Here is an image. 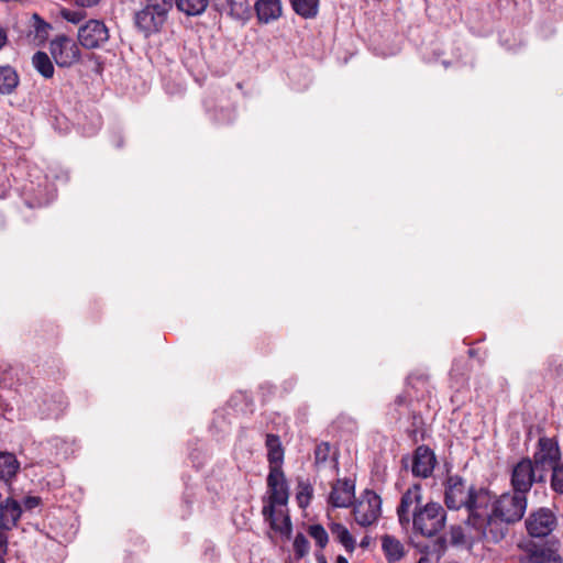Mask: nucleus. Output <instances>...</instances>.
Instances as JSON below:
<instances>
[{"label":"nucleus","mask_w":563,"mask_h":563,"mask_svg":"<svg viewBox=\"0 0 563 563\" xmlns=\"http://www.w3.org/2000/svg\"><path fill=\"white\" fill-rule=\"evenodd\" d=\"M422 487L420 484H413L401 496L397 507V516L401 527L409 526L416 533L423 537H434L445 527L446 511L435 501H429L422 505Z\"/></svg>","instance_id":"f257e3e1"},{"label":"nucleus","mask_w":563,"mask_h":563,"mask_svg":"<svg viewBox=\"0 0 563 563\" xmlns=\"http://www.w3.org/2000/svg\"><path fill=\"white\" fill-rule=\"evenodd\" d=\"M41 503H42V499L38 496H27L23 500V505L26 510H32V509L36 508L37 506L41 505Z\"/></svg>","instance_id":"4c0bfd02"},{"label":"nucleus","mask_w":563,"mask_h":563,"mask_svg":"<svg viewBox=\"0 0 563 563\" xmlns=\"http://www.w3.org/2000/svg\"><path fill=\"white\" fill-rule=\"evenodd\" d=\"M20 85V75L11 65H0V96L14 93Z\"/></svg>","instance_id":"a211bd4d"},{"label":"nucleus","mask_w":563,"mask_h":563,"mask_svg":"<svg viewBox=\"0 0 563 563\" xmlns=\"http://www.w3.org/2000/svg\"><path fill=\"white\" fill-rule=\"evenodd\" d=\"M8 42V34L4 29L0 27V49L5 46Z\"/></svg>","instance_id":"a19ab883"},{"label":"nucleus","mask_w":563,"mask_h":563,"mask_svg":"<svg viewBox=\"0 0 563 563\" xmlns=\"http://www.w3.org/2000/svg\"><path fill=\"white\" fill-rule=\"evenodd\" d=\"M556 526V518L550 509L540 508L526 520L528 533L536 538L550 534Z\"/></svg>","instance_id":"f8f14e48"},{"label":"nucleus","mask_w":563,"mask_h":563,"mask_svg":"<svg viewBox=\"0 0 563 563\" xmlns=\"http://www.w3.org/2000/svg\"><path fill=\"white\" fill-rule=\"evenodd\" d=\"M529 563H562V558L556 550L549 545L533 544L529 551Z\"/></svg>","instance_id":"aec40b11"},{"label":"nucleus","mask_w":563,"mask_h":563,"mask_svg":"<svg viewBox=\"0 0 563 563\" xmlns=\"http://www.w3.org/2000/svg\"><path fill=\"white\" fill-rule=\"evenodd\" d=\"M331 454V445L329 442H321L314 448V464L320 466L324 464Z\"/></svg>","instance_id":"7c9ffc66"},{"label":"nucleus","mask_w":563,"mask_h":563,"mask_svg":"<svg viewBox=\"0 0 563 563\" xmlns=\"http://www.w3.org/2000/svg\"><path fill=\"white\" fill-rule=\"evenodd\" d=\"M20 470V462L10 452H0V479L10 483Z\"/></svg>","instance_id":"412c9836"},{"label":"nucleus","mask_w":563,"mask_h":563,"mask_svg":"<svg viewBox=\"0 0 563 563\" xmlns=\"http://www.w3.org/2000/svg\"><path fill=\"white\" fill-rule=\"evenodd\" d=\"M296 499L298 506L302 509L307 508L313 497V487L308 481H299L297 485Z\"/></svg>","instance_id":"bb28decb"},{"label":"nucleus","mask_w":563,"mask_h":563,"mask_svg":"<svg viewBox=\"0 0 563 563\" xmlns=\"http://www.w3.org/2000/svg\"><path fill=\"white\" fill-rule=\"evenodd\" d=\"M316 561H317V563H328V561L322 552L316 553Z\"/></svg>","instance_id":"79ce46f5"},{"label":"nucleus","mask_w":563,"mask_h":563,"mask_svg":"<svg viewBox=\"0 0 563 563\" xmlns=\"http://www.w3.org/2000/svg\"><path fill=\"white\" fill-rule=\"evenodd\" d=\"M267 449V462L269 471H282L285 457V449L277 434L267 433L265 438Z\"/></svg>","instance_id":"dca6fc26"},{"label":"nucleus","mask_w":563,"mask_h":563,"mask_svg":"<svg viewBox=\"0 0 563 563\" xmlns=\"http://www.w3.org/2000/svg\"><path fill=\"white\" fill-rule=\"evenodd\" d=\"M434 452L427 445H419L412 455L411 472L415 477L429 478L435 467Z\"/></svg>","instance_id":"4468645a"},{"label":"nucleus","mask_w":563,"mask_h":563,"mask_svg":"<svg viewBox=\"0 0 563 563\" xmlns=\"http://www.w3.org/2000/svg\"><path fill=\"white\" fill-rule=\"evenodd\" d=\"M33 41L37 44H43L47 41L52 25L42 19L37 13H34L31 19Z\"/></svg>","instance_id":"393cba45"},{"label":"nucleus","mask_w":563,"mask_h":563,"mask_svg":"<svg viewBox=\"0 0 563 563\" xmlns=\"http://www.w3.org/2000/svg\"><path fill=\"white\" fill-rule=\"evenodd\" d=\"M49 52L59 67H70L80 58L78 45L67 35H58L52 40Z\"/></svg>","instance_id":"1a4fd4ad"},{"label":"nucleus","mask_w":563,"mask_h":563,"mask_svg":"<svg viewBox=\"0 0 563 563\" xmlns=\"http://www.w3.org/2000/svg\"><path fill=\"white\" fill-rule=\"evenodd\" d=\"M411 427L407 430V434L413 442H417V435L422 428L423 419L419 412L413 411L411 415Z\"/></svg>","instance_id":"2f4dec72"},{"label":"nucleus","mask_w":563,"mask_h":563,"mask_svg":"<svg viewBox=\"0 0 563 563\" xmlns=\"http://www.w3.org/2000/svg\"><path fill=\"white\" fill-rule=\"evenodd\" d=\"M409 405H410V399L408 398V396H407V395H405V394H400V395H398V396L395 398L394 402H393V407H394V410H395V412H396V413L394 415V418H395L396 420H399V419L401 418L402 413H404L401 409H402L404 407L408 408V407H409Z\"/></svg>","instance_id":"f704fd0d"},{"label":"nucleus","mask_w":563,"mask_h":563,"mask_svg":"<svg viewBox=\"0 0 563 563\" xmlns=\"http://www.w3.org/2000/svg\"><path fill=\"white\" fill-rule=\"evenodd\" d=\"M32 66L44 79H52L54 77V64L45 52L37 51L34 53L32 56Z\"/></svg>","instance_id":"4be33fe9"},{"label":"nucleus","mask_w":563,"mask_h":563,"mask_svg":"<svg viewBox=\"0 0 563 563\" xmlns=\"http://www.w3.org/2000/svg\"><path fill=\"white\" fill-rule=\"evenodd\" d=\"M443 487L445 506L451 510L465 508L468 516L476 509L485 508L493 499V493L487 488L468 485L467 481L459 474L448 473Z\"/></svg>","instance_id":"7ed1b4c3"},{"label":"nucleus","mask_w":563,"mask_h":563,"mask_svg":"<svg viewBox=\"0 0 563 563\" xmlns=\"http://www.w3.org/2000/svg\"><path fill=\"white\" fill-rule=\"evenodd\" d=\"M418 563H431L430 559L427 556H421L418 561Z\"/></svg>","instance_id":"a18cd8bd"},{"label":"nucleus","mask_w":563,"mask_h":563,"mask_svg":"<svg viewBox=\"0 0 563 563\" xmlns=\"http://www.w3.org/2000/svg\"><path fill=\"white\" fill-rule=\"evenodd\" d=\"M22 514L21 504L13 497H7L0 503V530L11 531L16 528Z\"/></svg>","instance_id":"2eb2a0df"},{"label":"nucleus","mask_w":563,"mask_h":563,"mask_svg":"<svg viewBox=\"0 0 563 563\" xmlns=\"http://www.w3.org/2000/svg\"><path fill=\"white\" fill-rule=\"evenodd\" d=\"M5 531L0 530V561H4L3 556L8 552V537L4 533Z\"/></svg>","instance_id":"58836bf2"},{"label":"nucleus","mask_w":563,"mask_h":563,"mask_svg":"<svg viewBox=\"0 0 563 563\" xmlns=\"http://www.w3.org/2000/svg\"><path fill=\"white\" fill-rule=\"evenodd\" d=\"M308 534L316 541V544L322 550L329 542V534L323 526L316 523L308 527Z\"/></svg>","instance_id":"c756f323"},{"label":"nucleus","mask_w":563,"mask_h":563,"mask_svg":"<svg viewBox=\"0 0 563 563\" xmlns=\"http://www.w3.org/2000/svg\"><path fill=\"white\" fill-rule=\"evenodd\" d=\"M173 8V0H144L143 7L135 11L134 26L145 38L159 33Z\"/></svg>","instance_id":"20e7f679"},{"label":"nucleus","mask_w":563,"mask_h":563,"mask_svg":"<svg viewBox=\"0 0 563 563\" xmlns=\"http://www.w3.org/2000/svg\"><path fill=\"white\" fill-rule=\"evenodd\" d=\"M369 544V540L367 537L363 538L361 543H360V547L361 548H366L367 545Z\"/></svg>","instance_id":"c03bdc74"},{"label":"nucleus","mask_w":563,"mask_h":563,"mask_svg":"<svg viewBox=\"0 0 563 563\" xmlns=\"http://www.w3.org/2000/svg\"><path fill=\"white\" fill-rule=\"evenodd\" d=\"M489 509L494 511L495 517L510 523L522 519L527 509V496L522 494L504 493L498 498L493 494V503Z\"/></svg>","instance_id":"423d86ee"},{"label":"nucleus","mask_w":563,"mask_h":563,"mask_svg":"<svg viewBox=\"0 0 563 563\" xmlns=\"http://www.w3.org/2000/svg\"><path fill=\"white\" fill-rule=\"evenodd\" d=\"M451 543L459 545L465 542L463 529L459 526L452 527L450 532Z\"/></svg>","instance_id":"e433bc0d"},{"label":"nucleus","mask_w":563,"mask_h":563,"mask_svg":"<svg viewBox=\"0 0 563 563\" xmlns=\"http://www.w3.org/2000/svg\"><path fill=\"white\" fill-rule=\"evenodd\" d=\"M536 468V465L529 457L520 460L512 468L510 484L514 492L527 496L533 483L542 482L543 475Z\"/></svg>","instance_id":"6e6552de"},{"label":"nucleus","mask_w":563,"mask_h":563,"mask_svg":"<svg viewBox=\"0 0 563 563\" xmlns=\"http://www.w3.org/2000/svg\"><path fill=\"white\" fill-rule=\"evenodd\" d=\"M60 16L67 22L78 24L86 18V13L82 10L62 9Z\"/></svg>","instance_id":"72a5a7b5"},{"label":"nucleus","mask_w":563,"mask_h":563,"mask_svg":"<svg viewBox=\"0 0 563 563\" xmlns=\"http://www.w3.org/2000/svg\"><path fill=\"white\" fill-rule=\"evenodd\" d=\"M561 459L560 448L554 439L541 437L537 451L533 454V464L541 472L552 470L559 465Z\"/></svg>","instance_id":"9b49d317"},{"label":"nucleus","mask_w":563,"mask_h":563,"mask_svg":"<svg viewBox=\"0 0 563 563\" xmlns=\"http://www.w3.org/2000/svg\"><path fill=\"white\" fill-rule=\"evenodd\" d=\"M331 533L344 547L349 553H353L356 548V542L347 528L340 522H332L329 526Z\"/></svg>","instance_id":"b1692460"},{"label":"nucleus","mask_w":563,"mask_h":563,"mask_svg":"<svg viewBox=\"0 0 563 563\" xmlns=\"http://www.w3.org/2000/svg\"><path fill=\"white\" fill-rule=\"evenodd\" d=\"M0 563H4V561H0Z\"/></svg>","instance_id":"49530a36"},{"label":"nucleus","mask_w":563,"mask_h":563,"mask_svg":"<svg viewBox=\"0 0 563 563\" xmlns=\"http://www.w3.org/2000/svg\"><path fill=\"white\" fill-rule=\"evenodd\" d=\"M176 7L188 16L202 14L208 8L209 0H176Z\"/></svg>","instance_id":"a878e982"},{"label":"nucleus","mask_w":563,"mask_h":563,"mask_svg":"<svg viewBox=\"0 0 563 563\" xmlns=\"http://www.w3.org/2000/svg\"><path fill=\"white\" fill-rule=\"evenodd\" d=\"M355 500V483L351 478H339L331 484L328 503L334 508H350Z\"/></svg>","instance_id":"ddd939ff"},{"label":"nucleus","mask_w":563,"mask_h":563,"mask_svg":"<svg viewBox=\"0 0 563 563\" xmlns=\"http://www.w3.org/2000/svg\"><path fill=\"white\" fill-rule=\"evenodd\" d=\"M268 498L262 508V516L271 530L285 540L292 537V522L288 510L277 509L289 500V485L284 471H268L266 478Z\"/></svg>","instance_id":"f03ea898"},{"label":"nucleus","mask_w":563,"mask_h":563,"mask_svg":"<svg viewBox=\"0 0 563 563\" xmlns=\"http://www.w3.org/2000/svg\"><path fill=\"white\" fill-rule=\"evenodd\" d=\"M76 5L82 9H90L97 7L101 0H74Z\"/></svg>","instance_id":"ea45409f"},{"label":"nucleus","mask_w":563,"mask_h":563,"mask_svg":"<svg viewBox=\"0 0 563 563\" xmlns=\"http://www.w3.org/2000/svg\"><path fill=\"white\" fill-rule=\"evenodd\" d=\"M254 9L261 23H269L282 15L280 0H257Z\"/></svg>","instance_id":"f3484780"},{"label":"nucleus","mask_w":563,"mask_h":563,"mask_svg":"<svg viewBox=\"0 0 563 563\" xmlns=\"http://www.w3.org/2000/svg\"><path fill=\"white\" fill-rule=\"evenodd\" d=\"M493 499L485 508L476 509L467 517V523L477 530L478 534L487 542L498 543L508 532L510 522L495 517L494 511L489 509Z\"/></svg>","instance_id":"39448f33"},{"label":"nucleus","mask_w":563,"mask_h":563,"mask_svg":"<svg viewBox=\"0 0 563 563\" xmlns=\"http://www.w3.org/2000/svg\"><path fill=\"white\" fill-rule=\"evenodd\" d=\"M292 548L295 559L299 561L307 556L310 551L309 540L303 533L298 532L294 538Z\"/></svg>","instance_id":"c85d7f7f"},{"label":"nucleus","mask_w":563,"mask_h":563,"mask_svg":"<svg viewBox=\"0 0 563 563\" xmlns=\"http://www.w3.org/2000/svg\"><path fill=\"white\" fill-rule=\"evenodd\" d=\"M352 506L354 519L362 527L372 526L382 514V499L371 489H366L361 499Z\"/></svg>","instance_id":"0eeeda50"},{"label":"nucleus","mask_w":563,"mask_h":563,"mask_svg":"<svg viewBox=\"0 0 563 563\" xmlns=\"http://www.w3.org/2000/svg\"><path fill=\"white\" fill-rule=\"evenodd\" d=\"M228 14L236 20H244L249 15V7L243 1L225 0Z\"/></svg>","instance_id":"cd10ccee"},{"label":"nucleus","mask_w":563,"mask_h":563,"mask_svg":"<svg viewBox=\"0 0 563 563\" xmlns=\"http://www.w3.org/2000/svg\"><path fill=\"white\" fill-rule=\"evenodd\" d=\"M551 487L556 493L563 494V463L553 467L551 477Z\"/></svg>","instance_id":"473e14b6"},{"label":"nucleus","mask_w":563,"mask_h":563,"mask_svg":"<svg viewBox=\"0 0 563 563\" xmlns=\"http://www.w3.org/2000/svg\"><path fill=\"white\" fill-rule=\"evenodd\" d=\"M109 30L101 20H89L78 30V41L88 49L102 47L109 40Z\"/></svg>","instance_id":"9d476101"},{"label":"nucleus","mask_w":563,"mask_h":563,"mask_svg":"<svg viewBox=\"0 0 563 563\" xmlns=\"http://www.w3.org/2000/svg\"><path fill=\"white\" fill-rule=\"evenodd\" d=\"M547 371L551 376L560 377L563 375V363L555 356H550L547 361Z\"/></svg>","instance_id":"c9c22d12"},{"label":"nucleus","mask_w":563,"mask_h":563,"mask_svg":"<svg viewBox=\"0 0 563 563\" xmlns=\"http://www.w3.org/2000/svg\"><path fill=\"white\" fill-rule=\"evenodd\" d=\"M296 14L302 19H314L319 13L320 0H289Z\"/></svg>","instance_id":"5701e85b"},{"label":"nucleus","mask_w":563,"mask_h":563,"mask_svg":"<svg viewBox=\"0 0 563 563\" xmlns=\"http://www.w3.org/2000/svg\"><path fill=\"white\" fill-rule=\"evenodd\" d=\"M335 563H349V561L343 555H338L336 560H335Z\"/></svg>","instance_id":"37998d69"},{"label":"nucleus","mask_w":563,"mask_h":563,"mask_svg":"<svg viewBox=\"0 0 563 563\" xmlns=\"http://www.w3.org/2000/svg\"><path fill=\"white\" fill-rule=\"evenodd\" d=\"M380 540L382 550L388 563L398 562L405 556V547L397 538L390 534H384Z\"/></svg>","instance_id":"6ab92c4d"}]
</instances>
